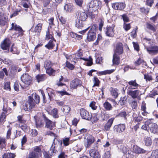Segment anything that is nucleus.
I'll return each mask as SVG.
<instances>
[{"instance_id":"nucleus-1","label":"nucleus","mask_w":158,"mask_h":158,"mask_svg":"<svg viewBox=\"0 0 158 158\" xmlns=\"http://www.w3.org/2000/svg\"><path fill=\"white\" fill-rule=\"evenodd\" d=\"M32 96L28 97V101L25 103L23 107L25 111H29L31 109L35 107L36 104L39 103L40 98V97L36 93H33Z\"/></svg>"},{"instance_id":"nucleus-2","label":"nucleus","mask_w":158,"mask_h":158,"mask_svg":"<svg viewBox=\"0 0 158 158\" xmlns=\"http://www.w3.org/2000/svg\"><path fill=\"white\" fill-rule=\"evenodd\" d=\"M62 142L61 140H59L55 138L53 140V142L48 152L44 151L43 152L44 156L45 158H51V156L55 155L56 151L57 148H60L61 146Z\"/></svg>"},{"instance_id":"nucleus-3","label":"nucleus","mask_w":158,"mask_h":158,"mask_svg":"<svg viewBox=\"0 0 158 158\" xmlns=\"http://www.w3.org/2000/svg\"><path fill=\"white\" fill-rule=\"evenodd\" d=\"M23 84H20L21 88L24 89H28L31 83L32 77L27 73L23 74L20 77Z\"/></svg>"},{"instance_id":"nucleus-4","label":"nucleus","mask_w":158,"mask_h":158,"mask_svg":"<svg viewBox=\"0 0 158 158\" xmlns=\"http://www.w3.org/2000/svg\"><path fill=\"white\" fill-rule=\"evenodd\" d=\"M3 110V111L0 115V124H2L3 122L5 121L6 117V114L7 115L11 112V109L10 108H8L6 102H4Z\"/></svg>"},{"instance_id":"nucleus-5","label":"nucleus","mask_w":158,"mask_h":158,"mask_svg":"<svg viewBox=\"0 0 158 158\" xmlns=\"http://www.w3.org/2000/svg\"><path fill=\"white\" fill-rule=\"evenodd\" d=\"M96 27L95 25L92 26L89 31L87 35V39L89 41H94L96 38V34L95 32Z\"/></svg>"},{"instance_id":"nucleus-6","label":"nucleus","mask_w":158,"mask_h":158,"mask_svg":"<svg viewBox=\"0 0 158 158\" xmlns=\"http://www.w3.org/2000/svg\"><path fill=\"white\" fill-rule=\"evenodd\" d=\"M145 49L150 54L155 55L158 53V47L156 45H152L148 47L144 45Z\"/></svg>"},{"instance_id":"nucleus-7","label":"nucleus","mask_w":158,"mask_h":158,"mask_svg":"<svg viewBox=\"0 0 158 158\" xmlns=\"http://www.w3.org/2000/svg\"><path fill=\"white\" fill-rule=\"evenodd\" d=\"M10 43V40L8 38H6L1 44V48L2 49L5 50L6 52H8L9 51Z\"/></svg>"},{"instance_id":"nucleus-8","label":"nucleus","mask_w":158,"mask_h":158,"mask_svg":"<svg viewBox=\"0 0 158 158\" xmlns=\"http://www.w3.org/2000/svg\"><path fill=\"white\" fill-rule=\"evenodd\" d=\"M126 126L124 124H120L115 125L113 127L114 132L116 134L121 133L123 132L125 129Z\"/></svg>"},{"instance_id":"nucleus-9","label":"nucleus","mask_w":158,"mask_h":158,"mask_svg":"<svg viewBox=\"0 0 158 158\" xmlns=\"http://www.w3.org/2000/svg\"><path fill=\"white\" fill-rule=\"evenodd\" d=\"M115 26V25L114 24H112L111 26H107L105 31V33L106 36L110 37H112L114 36V28Z\"/></svg>"},{"instance_id":"nucleus-10","label":"nucleus","mask_w":158,"mask_h":158,"mask_svg":"<svg viewBox=\"0 0 158 158\" xmlns=\"http://www.w3.org/2000/svg\"><path fill=\"white\" fill-rule=\"evenodd\" d=\"M85 139L86 140V142L85 143V146L87 148H89L94 142L95 138L93 136L87 134L86 135Z\"/></svg>"},{"instance_id":"nucleus-11","label":"nucleus","mask_w":158,"mask_h":158,"mask_svg":"<svg viewBox=\"0 0 158 158\" xmlns=\"http://www.w3.org/2000/svg\"><path fill=\"white\" fill-rule=\"evenodd\" d=\"M80 114L81 117L83 119L89 120L91 118V114L85 109L83 108L81 109Z\"/></svg>"},{"instance_id":"nucleus-12","label":"nucleus","mask_w":158,"mask_h":158,"mask_svg":"<svg viewBox=\"0 0 158 158\" xmlns=\"http://www.w3.org/2000/svg\"><path fill=\"white\" fill-rule=\"evenodd\" d=\"M81 85V81L77 78H75L70 82V87L71 89H76Z\"/></svg>"},{"instance_id":"nucleus-13","label":"nucleus","mask_w":158,"mask_h":158,"mask_svg":"<svg viewBox=\"0 0 158 158\" xmlns=\"http://www.w3.org/2000/svg\"><path fill=\"white\" fill-rule=\"evenodd\" d=\"M90 156L94 158H98L100 157V155L98 151L97 146H94L91 149L89 152Z\"/></svg>"},{"instance_id":"nucleus-14","label":"nucleus","mask_w":158,"mask_h":158,"mask_svg":"<svg viewBox=\"0 0 158 158\" xmlns=\"http://www.w3.org/2000/svg\"><path fill=\"white\" fill-rule=\"evenodd\" d=\"M44 120L46 123V126L47 128L50 130H52L55 128V124L54 122H52L45 116H44Z\"/></svg>"},{"instance_id":"nucleus-15","label":"nucleus","mask_w":158,"mask_h":158,"mask_svg":"<svg viewBox=\"0 0 158 158\" xmlns=\"http://www.w3.org/2000/svg\"><path fill=\"white\" fill-rule=\"evenodd\" d=\"M150 131L154 134H158V125L156 123H151L148 125Z\"/></svg>"},{"instance_id":"nucleus-16","label":"nucleus","mask_w":158,"mask_h":158,"mask_svg":"<svg viewBox=\"0 0 158 158\" xmlns=\"http://www.w3.org/2000/svg\"><path fill=\"white\" fill-rule=\"evenodd\" d=\"M113 8L116 10H122L125 7V4L123 2H116L112 4Z\"/></svg>"},{"instance_id":"nucleus-17","label":"nucleus","mask_w":158,"mask_h":158,"mask_svg":"<svg viewBox=\"0 0 158 158\" xmlns=\"http://www.w3.org/2000/svg\"><path fill=\"white\" fill-rule=\"evenodd\" d=\"M82 56V54L81 52H79L77 54V56L78 57H77V58L82 59L84 60L87 61L88 62L87 63V65L88 66H91L93 63L92 59L90 56L89 57V59L85 58H82L81 57Z\"/></svg>"},{"instance_id":"nucleus-18","label":"nucleus","mask_w":158,"mask_h":158,"mask_svg":"<svg viewBox=\"0 0 158 158\" xmlns=\"http://www.w3.org/2000/svg\"><path fill=\"white\" fill-rule=\"evenodd\" d=\"M140 91L139 90H136L134 91L128 90L127 93L131 96L133 98H137L139 95Z\"/></svg>"},{"instance_id":"nucleus-19","label":"nucleus","mask_w":158,"mask_h":158,"mask_svg":"<svg viewBox=\"0 0 158 158\" xmlns=\"http://www.w3.org/2000/svg\"><path fill=\"white\" fill-rule=\"evenodd\" d=\"M99 5V2L97 0H92L88 4L89 8H94L95 10L98 9Z\"/></svg>"},{"instance_id":"nucleus-20","label":"nucleus","mask_w":158,"mask_h":158,"mask_svg":"<svg viewBox=\"0 0 158 158\" xmlns=\"http://www.w3.org/2000/svg\"><path fill=\"white\" fill-rule=\"evenodd\" d=\"M11 26V28L10 29V30L14 29L15 31H18L19 34V35H22L23 31L20 27L17 25L15 23H12Z\"/></svg>"},{"instance_id":"nucleus-21","label":"nucleus","mask_w":158,"mask_h":158,"mask_svg":"<svg viewBox=\"0 0 158 158\" xmlns=\"http://www.w3.org/2000/svg\"><path fill=\"white\" fill-rule=\"evenodd\" d=\"M114 118H111L109 119L104 126V130L108 131L110 130L114 120Z\"/></svg>"},{"instance_id":"nucleus-22","label":"nucleus","mask_w":158,"mask_h":158,"mask_svg":"<svg viewBox=\"0 0 158 158\" xmlns=\"http://www.w3.org/2000/svg\"><path fill=\"white\" fill-rule=\"evenodd\" d=\"M132 149L133 152L136 154L145 153L146 152V151L143 149L139 147L136 145H133Z\"/></svg>"},{"instance_id":"nucleus-23","label":"nucleus","mask_w":158,"mask_h":158,"mask_svg":"<svg viewBox=\"0 0 158 158\" xmlns=\"http://www.w3.org/2000/svg\"><path fill=\"white\" fill-rule=\"evenodd\" d=\"M87 17V15L85 12L79 11L78 13L77 18L81 21H85Z\"/></svg>"},{"instance_id":"nucleus-24","label":"nucleus","mask_w":158,"mask_h":158,"mask_svg":"<svg viewBox=\"0 0 158 158\" xmlns=\"http://www.w3.org/2000/svg\"><path fill=\"white\" fill-rule=\"evenodd\" d=\"M115 52L118 54H120L123 53V50L122 43H118L117 44Z\"/></svg>"},{"instance_id":"nucleus-25","label":"nucleus","mask_w":158,"mask_h":158,"mask_svg":"<svg viewBox=\"0 0 158 158\" xmlns=\"http://www.w3.org/2000/svg\"><path fill=\"white\" fill-rule=\"evenodd\" d=\"M130 85L128 87V89H135L137 88V87L140 85L137 83L135 80L131 81L128 82Z\"/></svg>"},{"instance_id":"nucleus-26","label":"nucleus","mask_w":158,"mask_h":158,"mask_svg":"<svg viewBox=\"0 0 158 158\" xmlns=\"http://www.w3.org/2000/svg\"><path fill=\"white\" fill-rule=\"evenodd\" d=\"M47 91L50 100L53 99L56 97V94L55 91L54 90L48 88Z\"/></svg>"},{"instance_id":"nucleus-27","label":"nucleus","mask_w":158,"mask_h":158,"mask_svg":"<svg viewBox=\"0 0 158 158\" xmlns=\"http://www.w3.org/2000/svg\"><path fill=\"white\" fill-rule=\"evenodd\" d=\"M33 152L39 157L41 155L42 151L41 146H37L34 148Z\"/></svg>"},{"instance_id":"nucleus-28","label":"nucleus","mask_w":158,"mask_h":158,"mask_svg":"<svg viewBox=\"0 0 158 158\" xmlns=\"http://www.w3.org/2000/svg\"><path fill=\"white\" fill-rule=\"evenodd\" d=\"M42 24L40 23L38 24L35 27L34 32L35 33V35L37 36H38L40 34L42 28Z\"/></svg>"},{"instance_id":"nucleus-29","label":"nucleus","mask_w":158,"mask_h":158,"mask_svg":"<svg viewBox=\"0 0 158 158\" xmlns=\"http://www.w3.org/2000/svg\"><path fill=\"white\" fill-rule=\"evenodd\" d=\"M135 64L136 66L140 65L142 64L143 67H147V66L146 63L142 59L140 58H139L135 61Z\"/></svg>"},{"instance_id":"nucleus-30","label":"nucleus","mask_w":158,"mask_h":158,"mask_svg":"<svg viewBox=\"0 0 158 158\" xmlns=\"http://www.w3.org/2000/svg\"><path fill=\"white\" fill-rule=\"evenodd\" d=\"M113 64L118 65L120 62L119 57L115 53L113 56Z\"/></svg>"},{"instance_id":"nucleus-31","label":"nucleus","mask_w":158,"mask_h":158,"mask_svg":"<svg viewBox=\"0 0 158 158\" xmlns=\"http://www.w3.org/2000/svg\"><path fill=\"white\" fill-rule=\"evenodd\" d=\"M75 128L74 127V128H73L72 127H71L70 128V134H71L72 133H73L74 135H77L81 134L80 130L78 129L77 128L75 129Z\"/></svg>"},{"instance_id":"nucleus-32","label":"nucleus","mask_w":158,"mask_h":158,"mask_svg":"<svg viewBox=\"0 0 158 158\" xmlns=\"http://www.w3.org/2000/svg\"><path fill=\"white\" fill-rule=\"evenodd\" d=\"M61 110L64 114L66 115L68 114L70 111L71 108L68 106L65 105L63 106Z\"/></svg>"},{"instance_id":"nucleus-33","label":"nucleus","mask_w":158,"mask_h":158,"mask_svg":"<svg viewBox=\"0 0 158 158\" xmlns=\"http://www.w3.org/2000/svg\"><path fill=\"white\" fill-rule=\"evenodd\" d=\"M10 51L11 52L14 54H18L19 53V51L14 44H13L11 46Z\"/></svg>"},{"instance_id":"nucleus-34","label":"nucleus","mask_w":158,"mask_h":158,"mask_svg":"<svg viewBox=\"0 0 158 158\" xmlns=\"http://www.w3.org/2000/svg\"><path fill=\"white\" fill-rule=\"evenodd\" d=\"M36 78L38 82H39L40 81H44L46 77L45 75L44 74H40L36 76Z\"/></svg>"},{"instance_id":"nucleus-35","label":"nucleus","mask_w":158,"mask_h":158,"mask_svg":"<svg viewBox=\"0 0 158 158\" xmlns=\"http://www.w3.org/2000/svg\"><path fill=\"white\" fill-rule=\"evenodd\" d=\"M114 71V69L107 70L102 71L99 72L98 74L99 75L110 74Z\"/></svg>"},{"instance_id":"nucleus-36","label":"nucleus","mask_w":158,"mask_h":158,"mask_svg":"<svg viewBox=\"0 0 158 158\" xmlns=\"http://www.w3.org/2000/svg\"><path fill=\"white\" fill-rule=\"evenodd\" d=\"M30 3L27 0H23L21 2V5L23 6L24 8L26 9H25V10H27V9L29 8V6Z\"/></svg>"},{"instance_id":"nucleus-37","label":"nucleus","mask_w":158,"mask_h":158,"mask_svg":"<svg viewBox=\"0 0 158 158\" xmlns=\"http://www.w3.org/2000/svg\"><path fill=\"white\" fill-rule=\"evenodd\" d=\"M8 18L6 17H0V24L2 26H4L7 23Z\"/></svg>"},{"instance_id":"nucleus-38","label":"nucleus","mask_w":158,"mask_h":158,"mask_svg":"<svg viewBox=\"0 0 158 158\" xmlns=\"http://www.w3.org/2000/svg\"><path fill=\"white\" fill-rule=\"evenodd\" d=\"M52 66V64L50 60H46L45 61L44 64V67L45 69L51 68Z\"/></svg>"},{"instance_id":"nucleus-39","label":"nucleus","mask_w":158,"mask_h":158,"mask_svg":"<svg viewBox=\"0 0 158 158\" xmlns=\"http://www.w3.org/2000/svg\"><path fill=\"white\" fill-rule=\"evenodd\" d=\"M6 145V139L5 138H0V148L1 149L4 148Z\"/></svg>"},{"instance_id":"nucleus-40","label":"nucleus","mask_w":158,"mask_h":158,"mask_svg":"<svg viewBox=\"0 0 158 158\" xmlns=\"http://www.w3.org/2000/svg\"><path fill=\"white\" fill-rule=\"evenodd\" d=\"M73 9L72 5L70 3L65 4L64 6V10L68 12H70Z\"/></svg>"},{"instance_id":"nucleus-41","label":"nucleus","mask_w":158,"mask_h":158,"mask_svg":"<svg viewBox=\"0 0 158 158\" xmlns=\"http://www.w3.org/2000/svg\"><path fill=\"white\" fill-rule=\"evenodd\" d=\"M82 21H83L79 19H76L75 24L76 27L79 28L83 27V24Z\"/></svg>"},{"instance_id":"nucleus-42","label":"nucleus","mask_w":158,"mask_h":158,"mask_svg":"<svg viewBox=\"0 0 158 158\" xmlns=\"http://www.w3.org/2000/svg\"><path fill=\"white\" fill-rule=\"evenodd\" d=\"M146 26L147 28L151 30L153 32L156 31V28L154 25H152L148 23H146Z\"/></svg>"},{"instance_id":"nucleus-43","label":"nucleus","mask_w":158,"mask_h":158,"mask_svg":"<svg viewBox=\"0 0 158 158\" xmlns=\"http://www.w3.org/2000/svg\"><path fill=\"white\" fill-rule=\"evenodd\" d=\"M104 107L107 110H112V107L111 105L108 102H106L103 104Z\"/></svg>"},{"instance_id":"nucleus-44","label":"nucleus","mask_w":158,"mask_h":158,"mask_svg":"<svg viewBox=\"0 0 158 158\" xmlns=\"http://www.w3.org/2000/svg\"><path fill=\"white\" fill-rule=\"evenodd\" d=\"M46 73L49 75H54L56 72V70L52 69V67L46 69Z\"/></svg>"},{"instance_id":"nucleus-45","label":"nucleus","mask_w":158,"mask_h":158,"mask_svg":"<svg viewBox=\"0 0 158 158\" xmlns=\"http://www.w3.org/2000/svg\"><path fill=\"white\" fill-rule=\"evenodd\" d=\"M15 156V154L11 153L4 154L2 158H14Z\"/></svg>"},{"instance_id":"nucleus-46","label":"nucleus","mask_w":158,"mask_h":158,"mask_svg":"<svg viewBox=\"0 0 158 158\" xmlns=\"http://www.w3.org/2000/svg\"><path fill=\"white\" fill-rule=\"evenodd\" d=\"M51 114L54 118H58L59 117V115L58 114L57 109L56 108L53 109L51 111Z\"/></svg>"},{"instance_id":"nucleus-47","label":"nucleus","mask_w":158,"mask_h":158,"mask_svg":"<svg viewBox=\"0 0 158 158\" xmlns=\"http://www.w3.org/2000/svg\"><path fill=\"white\" fill-rule=\"evenodd\" d=\"M118 149H119L120 151H121L124 154H125L127 152L128 150V148L127 147L124 146L123 145H121L119 147L117 146Z\"/></svg>"},{"instance_id":"nucleus-48","label":"nucleus","mask_w":158,"mask_h":158,"mask_svg":"<svg viewBox=\"0 0 158 158\" xmlns=\"http://www.w3.org/2000/svg\"><path fill=\"white\" fill-rule=\"evenodd\" d=\"M54 46V44L53 43V41L50 40L45 46L49 49H51L53 48Z\"/></svg>"},{"instance_id":"nucleus-49","label":"nucleus","mask_w":158,"mask_h":158,"mask_svg":"<svg viewBox=\"0 0 158 158\" xmlns=\"http://www.w3.org/2000/svg\"><path fill=\"white\" fill-rule=\"evenodd\" d=\"M18 8H16V10L14 11L13 13L10 15L11 18L17 15L21 11V7H20L19 6H18Z\"/></svg>"},{"instance_id":"nucleus-50","label":"nucleus","mask_w":158,"mask_h":158,"mask_svg":"<svg viewBox=\"0 0 158 158\" xmlns=\"http://www.w3.org/2000/svg\"><path fill=\"white\" fill-rule=\"evenodd\" d=\"M4 73L6 75H8V72L6 68H4L0 72V78L2 79L4 76Z\"/></svg>"},{"instance_id":"nucleus-51","label":"nucleus","mask_w":158,"mask_h":158,"mask_svg":"<svg viewBox=\"0 0 158 158\" xmlns=\"http://www.w3.org/2000/svg\"><path fill=\"white\" fill-rule=\"evenodd\" d=\"M145 145L147 146L151 145L152 143V139L150 137L146 138L144 140Z\"/></svg>"},{"instance_id":"nucleus-52","label":"nucleus","mask_w":158,"mask_h":158,"mask_svg":"<svg viewBox=\"0 0 158 158\" xmlns=\"http://www.w3.org/2000/svg\"><path fill=\"white\" fill-rule=\"evenodd\" d=\"M27 158H39V157L32 151L29 152L27 155Z\"/></svg>"},{"instance_id":"nucleus-53","label":"nucleus","mask_w":158,"mask_h":158,"mask_svg":"<svg viewBox=\"0 0 158 158\" xmlns=\"http://www.w3.org/2000/svg\"><path fill=\"white\" fill-rule=\"evenodd\" d=\"M111 94L114 98H117L118 96V93L116 89L112 88L111 90Z\"/></svg>"},{"instance_id":"nucleus-54","label":"nucleus","mask_w":158,"mask_h":158,"mask_svg":"<svg viewBox=\"0 0 158 158\" xmlns=\"http://www.w3.org/2000/svg\"><path fill=\"white\" fill-rule=\"evenodd\" d=\"M93 82L94 83L93 87L95 86H98L99 85L100 82L99 80L97 77H94Z\"/></svg>"},{"instance_id":"nucleus-55","label":"nucleus","mask_w":158,"mask_h":158,"mask_svg":"<svg viewBox=\"0 0 158 158\" xmlns=\"http://www.w3.org/2000/svg\"><path fill=\"white\" fill-rule=\"evenodd\" d=\"M127 97L125 96L122 97L119 102V103L121 105H124L127 102Z\"/></svg>"},{"instance_id":"nucleus-56","label":"nucleus","mask_w":158,"mask_h":158,"mask_svg":"<svg viewBox=\"0 0 158 158\" xmlns=\"http://www.w3.org/2000/svg\"><path fill=\"white\" fill-rule=\"evenodd\" d=\"M17 126L19 127L23 131L25 132L27 131V125L25 124H22V123H20L19 124H18L16 123Z\"/></svg>"},{"instance_id":"nucleus-57","label":"nucleus","mask_w":158,"mask_h":158,"mask_svg":"<svg viewBox=\"0 0 158 158\" xmlns=\"http://www.w3.org/2000/svg\"><path fill=\"white\" fill-rule=\"evenodd\" d=\"M121 16L122 17L124 23L128 22L129 21V18L127 15L126 14H124L121 15Z\"/></svg>"},{"instance_id":"nucleus-58","label":"nucleus","mask_w":158,"mask_h":158,"mask_svg":"<svg viewBox=\"0 0 158 158\" xmlns=\"http://www.w3.org/2000/svg\"><path fill=\"white\" fill-rule=\"evenodd\" d=\"M131 27L130 23H124L123 24V28L126 31L129 30Z\"/></svg>"},{"instance_id":"nucleus-59","label":"nucleus","mask_w":158,"mask_h":158,"mask_svg":"<svg viewBox=\"0 0 158 158\" xmlns=\"http://www.w3.org/2000/svg\"><path fill=\"white\" fill-rule=\"evenodd\" d=\"M151 157L152 158H158V149L152 152Z\"/></svg>"},{"instance_id":"nucleus-60","label":"nucleus","mask_w":158,"mask_h":158,"mask_svg":"<svg viewBox=\"0 0 158 158\" xmlns=\"http://www.w3.org/2000/svg\"><path fill=\"white\" fill-rule=\"evenodd\" d=\"M63 142L65 146L69 145L70 143L69 139V138H64L63 140Z\"/></svg>"},{"instance_id":"nucleus-61","label":"nucleus","mask_w":158,"mask_h":158,"mask_svg":"<svg viewBox=\"0 0 158 158\" xmlns=\"http://www.w3.org/2000/svg\"><path fill=\"white\" fill-rule=\"evenodd\" d=\"M144 78L146 81H150L152 80V75L148 74H144Z\"/></svg>"},{"instance_id":"nucleus-62","label":"nucleus","mask_w":158,"mask_h":158,"mask_svg":"<svg viewBox=\"0 0 158 158\" xmlns=\"http://www.w3.org/2000/svg\"><path fill=\"white\" fill-rule=\"evenodd\" d=\"M131 106L132 109H136L137 108V103L136 101H134L131 103Z\"/></svg>"},{"instance_id":"nucleus-63","label":"nucleus","mask_w":158,"mask_h":158,"mask_svg":"<svg viewBox=\"0 0 158 158\" xmlns=\"http://www.w3.org/2000/svg\"><path fill=\"white\" fill-rule=\"evenodd\" d=\"M66 65L67 67L71 70L73 69L74 67L73 64H71L68 61L66 62Z\"/></svg>"},{"instance_id":"nucleus-64","label":"nucleus","mask_w":158,"mask_h":158,"mask_svg":"<svg viewBox=\"0 0 158 158\" xmlns=\"http://www.w3.org/2000/svg\"><path fill=\"white\" fill-rule=\"evenodd\" d=\"M150 122V121H148L146 122V124L143 125L141 127V128L145 130H148V125Z\"/></svg>"}]
</instances>
